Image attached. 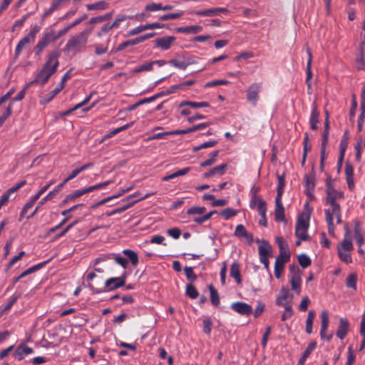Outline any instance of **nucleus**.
<instances>
[{"instance_id":"f257e3e1","label":"nucleus","mask_w":365,"mask_h":365,"mask_svg":"<svg viewBox=\"0 0 365 365\" xmlns=\"http://www.w3.org/2000/svg\"><path fill=\"white\" fill-rule=\"evenodd\" d=\"M60 54V51L57 49L51 51L48 53L45 63L36 74L35 79L31 83V84L40 82L43 86L48 81L50 78L58 70Z\"/></svg>"},{"instance_id":"f03ea898","label":"nucleus","mask_w":365,"mask_h":365,"mask_svg":"<svg viewBox=\"0 0 365 365\" xmlns=\"http://www.w3.org/2000/svg\"><path fill=\"white\" fill-rule=\"evenodd\" d=\"M91 32V29H86L76 35L71 36L65 46V50L68 52H80L87 44Z\"/></svg>"},{"instance_id":"7ed1b4c3","label":"nucleus","mask_w":365,"mask_h":365,"mask_svg":"<svg viewBox=\"0 0 365 365\" xmlns=\"http://www.w3.org/2000/svg\"><path fill=\"white\" fill-rule=\"evenodd\" d=\"M40 31V27L38 25H34L28 33V34L21 38L17 43L14 56L18 58L24 48H25L29 44L34 42L37 34Z\"/></svg>"},{"instance_id":"20e7f679","label":"nucleus","mask_w":365,"mask_h":365,"mask_svg":"<svg viewBox=\"0 0 365 365\" xmlns=\"http://www.w3.org/2000/svg\"><path fill=\"white\" fill-rule=\"evenodd\" d=\"M330 207L324 210L326 222L328 225V232L330 235H334L335 227L334 224V216L341 213L339 204H328Z\"/></svg>"},{"instance_id":"39448f33","label":"nucleus","mask_w":365,"mask_h":365,"mask_svg":"<svg viewBox=\"0 0 365 365\" xmlns=\"http://www.w3.org/2000/svg\"><path fill=\"white\" fill-rule=\"evenodd\" d=\"M326 195L325 205L338 204L336 200L344 198V193L334 187L331 178H328L326 181Z\"/></svg>"},{"instance_id":"423d86ee","label":"nucleus","mask_w":365,"mask_h":365,"mask_svg":"<svg viewBox=\"0 0 365 365\" xmlns=\"http://www.w3.org/2000/svg\"><path fill=\"white\" fill-rule=\"evenodd\" d=\"M289 282L292 289L297 294L301 292V273L299 267L295 264L289 265Z\"/></svg>"},{"instance_id":"0eeeda50","label":"nucleus","mask_w":365,"mask_h":365,"mask_svg":"<svg viewBox=\"0 0 365 365\" xmlns=\"http://www.w3.org/2000/svg\"><path fill=\"white\" fill-rule=\"evenodd\" d=\"M51 42H56L53 38V30L45 32L43 37L38 41L34 51L36 56H40L43 50L51 43Z\"/></svg>"},{"instance_id":"6e6552de","label":"nucleus","mask_w":365,"mask_h":365,"mask_svg":"<svg viewBox=\"0 0 365 365\" xmlns=\"http://www.w3.org/2000/svg\"><path fill=\"white\" fill-rule=\"evenodd\" d=\"M126 280V274L123 273L119 277H110L105 282V290L106 292L113 291L125 285Z\"/></svg>"},{"instance_id":"1a4fd4ad","label":"nucleus","mask_w":365,"mask_h":365,"mask_svg":"<svg viewBox=\"0 0 365 365\" xmlns=\"http://www.w3.org/2000/svg\"><path fill=\"white\" fill-rule=\"evenodd\" d=\"M321 330L320 336L322 339H326L328 341H330L333 337V334H330L326 336V332L329 327V315L327 310H323L321 313Z\"/></svg>"},{"instance_id":"9d476101","label":"nucleus","mask_w":365,"mask_h":365,"mask_svg":"<svg viewBox=\"0 0 365 365\" xmlns=\"http://www.w3.org/2000/svg\"><path fill=\"white\" fill-rule=\"evenodd\" d=\"M293 300V295L289 293L287 288L283 287L279 291V294L276 299V304L282 307L288 304H292Z\"/></svg>"},{"instance_id":"9b49d317","label":"nucleus","mask_w":365,"mask_h":365,"mask_svg":"<svg viewBox=\"0 0 365 365\" xmlns=\"http://www.w3.org/2000/svg\"><path fill=\"white\" fill-rule=\"evenodd\" d=\"M261 89V84L258 83H252L247 91V99L255 106L259 99V93Z\"/></svg>"},{"instance_id":"f8f14e48","label":"nucleus","mask_w":365,"mask_h":365,"mask_svg":"<svg viewBox=\"0 0 365 365\" xmlns=\"http://www.w3.org/2000/svg\"><path fill=\"white\" fill-rule=\"evenodd\" d=\"M230 307L235 312L244 316H249L252 312V306L242 302H233Z\"/></svg>"},{"instance_id":"ddd939ff","label":"nucleus","mask_w":365,"mask_h":365,"mask_svg":"<svg viewBox=\"0 0 365 365\" xmlns=\"http://www.w3.org/2000/svg\"><path fill=\"white\" fill-rule=\"evenodd\" d=\"M176 40L175 36H166L156 38L154 41L155 46L162 50H168Z\"/></svg>"},{"instance_id":"4468645a","label":"nucleus","mask_w":365,"mask_h":365,"mask_svg":"<svg viewBox=\"0 0 365 365\" xmlns=\"http://www.w3.org/2000/svg\"><path fill=\"white\" fill-rule=\"evenodd\" d=\"M284 208L282 204V198L275 197V210H274V219L277 222H284Z\"/></svg>"},{"instance_id":"2eb2a0df","label":"nucleus","mask_w":365,"mask_h":365,"mask_svg":"<svg viewBox=\"0 0 365 365\" xmlns=\"http://www.w3.org/2000/svg\"><path fill=\"white\" fill-rule=\"evenodd\" d=\"M34 351L31 347H29L24 344H21L16 348L14 356L16 359L21 361L26 355L33 354Z\"/></svg>"},{"instance_id":"dca6fc26","label":"nucleus","mask_w":365,"mask_h":365,"mask_svg":"<svg viewBox=\"0 0 365 365\" xmlns=\"http://www.w3.org/2000/svg\"><path fill=\"white\" fill-rule=\"evenodd\" d=\"M349 327V321L345 318H340L339 327L336 333V336L341 340L344 339L348 333Z\"/></svg>"},{"instance_id":"f3484780","label":"nucleus","mask_w":365,"mask_h":365,"mask_svg":"<svg viewBox=\"0 0 365 365\" xmlns=\"http://www.w3.org/2000/svg\"><path fill=\"white\" fill-rule=\"evenodd\" d=\"M211 124H212L211 122H205V123H199L194 126L187 128L186 129L173 130V133L178 134V135L190 133H193V132H195V131H197L200 130H202V129L208 127Z\"/></svg>"},{"instance_id":"a211bd4d","label":"nucleus","mask_w":365,"mask_h":365,"mask_svg":"<svg viewBox=\"0 0 365 365\" xmlns=\"http://www.w3.org/2000/svg\"><path fill=\"white\" fill-rule=\"evenodd\" d=\"M235 235L239 237H245L251 244L253 242V235L249 233L243 225H238L235 231Z\"/></svg>"},{"instance_id":"6ab92c4d","label":"nucleus","mask_w":365,"mask_h":365,"mask_svg":"<svg viewBox=\"0 0 365 365\" xmlns=\"http://www.w3.org/2000/svg\"><path fill=\"white\" fill-rule=\"evenodd\" d=\"M304 180L306 186V193L307 195L312 196L315 187L314 175L313 174H306L304 177Z\"/></svg>"},{"instance_id":"aec40b11","label":"nucleus","mask_w":365,"mask_h":365,"mask_svg":"<svg viewBox=\"0 0 365 365\" xmlns=\"http://www.w3.org/2000/svg\"><path fill=\"white\" fill-rule=\"evenodd\" d=\"M175 31L180 34H197L202 31V26L200 25L182 26L176 28Z\"/></svg>"},{"instance_id":"412c9836","label":"nucleus","mask_w":365,"mask_h":365,"mask_svg":"<svg viewBox=\"0 0 365 365\" xmlns=\"http://www.w3.org/2000/svg\"><path fill=\"white\" fill-rule=\"evenodd\" d=\"M309 215L307 213H302L297 219L296 223L297 229H301L307 230L309 228Z\"/></svg>"},{"instance_id":"4be33fe9","label":"nucleus","mask_w":365,"mask_h":365,"mask_svg":"<svg viewBox=\"0 0 365 365\" xmlns=\"http://www.w3.org/2000/svg\"><path fill=\"white\" fill-rule=\"evenodd\" d=\"M185 106H189L193 109H198L200 108H207L210 106V104H209V103L205 102V101L193 102V101H182L179 104V108H184Z\"/></svg>"},{"instance_id":"5701e85b","label":"nucleus","mask_w":365,"mask_h":365,"mask_svg":"<svg viewBox=\"0 0 365 365\" xmlns=\"http://www.w3.org/2000/svg\"><path fill=\"white\" fill-rule=\"evenodd\" d=\"M319 113L316 106H313L309 118V124L312 130H315L318 128Z\"/></svg>"},{"instance_id":"b1692460","label":"nucleus","mask_w":365,"mask_h":365,"mask_svg":"<svg viewBox=\"0 0 365 365\" xmlns=\"http://www.w3.org/2000/svg\"><path fill=\"white\" fill-rule=\"evenodd\" d=\"M262 245L259 246V256L261 257H269L272 252V247L266 240H262Z\"/></svg>"},{"instance_id":"393cba45","label":"nucleus","mask_w":365,"mask_h":365,"mask_svg":"<svg viewBox=\"0 0 365 365\" xmlns=\"http://www.w3.org/2000/svg\"><path fill=\"white\" fill-rule=\"evenodd\" d=\"M48 262V261H45L28 268L27 269L24 271L20 275H19V279H21L26 277V276L37 272L38 270L43 268Z\"/></svg>"},{"instance_id":"a878e982","label":"nucleus","mask_w":365,"mask_h":365,"mask_svg":"<svg viewBox=\"0 0 365 365\" xmlns=\"http://www.w3.org/2000/svg\"><path fill=\"white\" fill-rule=\"evenodd\" d=\"M230 276L235 279L237 284H240L242 282L240 264L237 261L233 262L231 265Z\"/></svg>"},{"instance_id":"bb28decb","label":"nucleus","mask_w":365,"mask_h":365,"mask_svg":"<svg viewBox=\"0 0 365 365\" xmlns=\"http://www.w3.org/2000/svg\"><path fill=\"white\" fill-rule=\"evenodd\" d=\"M109 3L106 1H100L93 4L86 5V8L88 11L98 10L103 11L108 8Z\"/></svg>"},{"instance_id":"cd10ccee","label":"nucleus","mask_w":365,"mask_h":365,"mask_svg":"<svg viewBox=\"0 0 365 365\" xmlns=\"http://www.w3.org/2000/svg\"><path fill=\"white\" fill-rule=\"evenodd\" d=\"M227 168L226 164H222L218 166H216L212 168L210 171L205 173L204 174L205 178H210L212 175L218 174L219 175H222L224 174L225 169Z\"/></svg>"},{"instance_id":"c85d7f7f","label":"nucleus","mask_w":365,"mask_h":365,"mask_svg":"<svg viewBox=\"0 0 365 365\" xmlns=\"http://www.w3.org/2000/svg\"><path fill=\"white\" fill-rule=\"evenodd\" d=\"M354 238L357 245L361 246L364 244V238L361 234V224L356 221L354 224Z\"/></svg>"},{"instance_id":"c756f323","label":"nucleus","mask_w":365,"mask_h":365,"mask_svg":"<svg viewBox=\"0 0 365 365\" xmlns=\"http://www.w3.org/2000/svg\"><path fill=\"white\" fill-rule=\"evenodd\" d=\"M123 255L128 257L133 266H136L138 263V254L132 250H123Z\"/></svg>"},{"instance_id":"7c9ffc66","label":"nucleus","mask_w":365,"mask_h":365,"mask_svg":"<svg viewBox=\"0 0 365 365\" xmlns=\"http://www.w3.org/2000/svg\"><path fill=\"white\" fill-rule=\"evenodd\" d=\"M140 43H142L141 39L140 38V36H138L135 38H133V39L125 41L118 45V46L117 48V51H123L128 46L137 45Z\"/></svg>"},{"instance_id":"2f4dec72","label":"nucleus","mask_w":365,"mask_h":365,"mask_svg":"<svg viewBox=\"0 0 365 365\" xmlns=\"http://www.w3.org/2000/svg\"><path fill=\"white\" fill-rule=\"evenodd\" d=\"M307 53L308 55V60H307V69H306V73H307L306 82H309V81H311V79L312 78V72L311 70L312 56V53H311V51L309 48L307 49Z\"/></svg>"},{"instance_id":"473e14b6","label":"nucleus","mask_w":365,"mask_h":365,"mask_svg":"<svg viewBox=\"0 0 365 365\" xmlns=\"http://www.w3.org/2000/svg\"><path fill=\"white\" fill-rule=\"evenodd\" d=\"M277 178H278V183H277V194L276 197L282 198L283 192H284V188L285 186L284 175H278Z\"/></svg>"},{"instance_id":"72a5a7b5","label":"nucleus","mask_w":365,"mask_h":365,"mask_svg":"<svg viewBox=\"0 0 365 365\" xmlns=\"http://www.w3.org/2000/svg\"><path fill=\"white\" fill-rule=\"evenodd\" d=\"M315 317V312L310 310L308 312L307 318L306 320V332L310 334L312 332L313 321Z\"/></svg>"},{"instance_id":"f704fd0d","label":"nucleus","mask_w":365,"mask_h":365,"mask_svg":"<svg viewBox=\"0 0 365 365\" xmlns=\"http://www.w3.org/2000/svg\"><path fill=\"white\" fill-rule=\"evenodd\" d=\"M185 294L190 299H195L199 296V292L195 287L192 283H190L186 285Z\"/></svg>"},{"instance_id":"c9c22d12","label":"nucleus","mask_w":365,"mask_h":365,"mask_svg":"<svg viewBox=\"0 0 365 365\" xmlns=\"http://www.w3.org/2000/svg\"><path fill=\"white\" fill-rule=\"evenodd\" d=\"M208 289L210 292V300L213 305L217 306L220 304V297L217 289L212 285L210 284Z\"/></svg>"},{"instance_id":"e433bc0d","label":"nucleus","mask_w":365,"mask_h":365,"mask_svg":"<svg viewBox=\"0 0 365 365\" xmlns=\"http://www.w3.org/2000/svg\"><path fill=\"white\" fill-rule=\"evenodd\" d=\"M238 210H235L233 208L227 207L222 210L220 213V216L223 217L225 220H229L230 218L235 217L237 215Z\"/></svg>"},{"instance_id":"4c0bfd02","label":"nucleus","mask_w":365,"mask_h":365,"mask_svg":"<svg viewBox=\"0 0 365 365\" xmlns=\"http://www.w3.org/2000/svg\"><path fill=\"white\" fill-rule=\"evenodd\" d=\"M285 262H281V259H276L274 263V276L277 279L281 277Z\"/></svg>"},{"instance_id":"58836bf2","label":"nucleus","mask_w":365,"mask_h":365,"mask_svg":"<svg viewBox=\"0 0 365 365\" xmlns=\"http://www.w3.org/2000/svg\"><path fill=\"white\" fill-rule=\"evenodd\" d=\"M168 63L177 68L181 69V70H185L187 67L190 65V62H185L182 61H178L175 58H173L170 61H169Z\"/></svg>"},{"instance_id":"ea45409f","label":"nucleus","mask_w":365,"mask_h":365,"mask_svg":"<svg viewBox=\"0 0 365 365\" xmlns=\"http://www.w3.org/2000/svg\"><path fill=\"white\" fill-rule=\"evenodd\" d=\"M82 195H83V193L81 189L75 190L74 192L68 195L65 197V199L61 202V205H63L68 203V202L73 200L76 198L80 197Z\"/></svg>"},{"instance_id":"a19ab883","label":"nucleus","mask_w":365,"mask_h":365,"mask_svg":"<svg viewBox=\"0 0 365 365\" xmlns=\"http://www.w3.org/2000/svg\"><path fill=\"white\" fill-rule=\"evenodd\" d=\"M282 307L284 308V311L282 315L281 319L282 322H284L288 319H290L294 315V310L292 309V304H288Z\"/></svg>"},{"instance_id":"79ce46f5","label":"nucleus","mask_w":365,"mask_h":365,"mask_svg":"<svg viewBox=\"0 0 365 365\" xmlns=\"http://www.w3.org/2000/svg\"><path fill=\"white\" fill-rule=\"evenodd\" d=\"M183 14H184V11H180L175 12V13H171V14L161 15L158 17V19L160 21H168V20H170V19H178L180 16H182Z\"/></svg>"},{"instance_id":"37998d69","label":"nucleus","mask_w":365,"mask_h":365,"mask_svg":"<svg viewBox=\"0 0 365 365\" xmlns=\"http://www.w3.org/2000/svg\"><path fill=\"white\" fill-rule=\"evenodd\" d=\"M299 264L303 268H307L311 265L312 261L309 257L305 254H301L297 257Z\"/></svg>"},{"instance_id":"c03bdc74","label":"nucleus","mask_w":365,"mask_h":365,"mask_svg":"<svg viewBox=\"0 0 365 365\" xmlns=\"http://www.w3.org/2000/svg\"><path fill=\"white\" fill-rule=\"evenodd\" d=\"M338 255L341 261L346 264H349L352 262V259L350 255V252L346 250H337Z\"/></svg>"},{"instance_id":"a18cd8bd","label":"nucleus","mask_w":365,"mask_h":365,"mask_svg":"<svg viewBox=\"0 0 365 365\" xmlns=\"http://www.w3.org/2000/svg\"><path fill=\"white\" fill-rule=\"evenodd\" d=\"M113 29H115V26H113V24H103L100 30L96 33V36L99 38L105 36L108 34Z\"/></svg>"},{"instance_id":"49530a36","label":"nucleus","mask_w":365,"mask_h":365,"mask_svg":"<svg viewBox=\"0 0 365 365\" xmlns=\"http://www.w3.org/2000/svg\"><path fill=\"white\" fill-rule=\"evenodd\" d=\"M57 94L58 93L54 90L51 91L41 98L39 103L43 106L46 105L50 101H51Z\"/></svg>"},{"instance_id":"de8ad7c7","label":"nucleus","mask_w":365,"mask_h":365,"mask_svg":"<svg viewBox=\"0 0 365 365\" xmlns=\"http://www.w3.org/2000/svg\"><path fill=\"white\" fill-rule=\"evenodd\" d=\"M219 150L211 153L210 158L200 163L201 167H207L214 164L216 162V158L218 156Z\"/></svg>"},{"instance_id":"09e8293b","label":"nucleus","mask_w":365,"mask_h":365,"mask_svg":"<svg viewBox=\"0 0 365 365\" xmlns=\"http://www.w3.org/2000/svg\"><path fill=\"white\" fill-rule=\"evenodd\" d=\"M356 68L358 70H362L365 67L364 62V51L362 48H361L359 53L358 54L356 59Z\"/></svg>"},{"instance_id":"8fccbe9b","label":"nucleus","mask_w":365,"mask_h":365,"mask_svg":"<svg viewBox=\"0 0 365 365\" xmlns=\"http://www.w3.org/2000/svg\"><path fill=\"white\" fill-rule=\"evenodd\" d=\"M134 16H127L125 14H118L114 21L113 22V26H115V28H118L121 24V22L127 20L133 19Z\"/></svg>"},{"instance_id":"3c124183","label":"nucleus","mask_w":365,"mask_h":365,"mask_svg":"<svg viewBox=\"0 0 365 365\" xmlns=\"http://www.w3.org/2000/svg\"><path fill=\"white\" fill-rule=\"evenodd\" d=\"M194 14L201 16H216L215 9L198 10L193 12Z\"/></svg>"},{"instance_id":"603ef678","label":"nucleus","mask_w":365,"mask_h":365,"mask_svg":"<svg viewBox=\"0 0 365 365\" xmlns=\"http://www.w3.org/2000/svg\"><path fill=\"white\" fill-rule=\"evenodd\" d=\"M35 202H36V201L33 198H31V200L24 206V207L21 210L20 217L19 219V222H21L22 220V219L25 217V215L27 213V212L29 211V210L31 209L34 206Z\"/></svg>"},{"instance_id":"864d4df0","label":"nucleus","mask_w":365,"mask_h":365,"mask_svg":"<svg viewBox=\"0 0 365 365\" xmlns=\"http://www.w3.org/2000/svg\"><path fill=\"white\" fill-rule=\"evenodd\" d=\"M356 280L357 276L355 273L350 274L346 279V287L352 288L354 290L356 289Z\"/></svg>"},{"instance_id":"5fc2aeb1","label":"nucleus","mask_w":365,"mask_h":365,"mask_svg":"<svg viewBox=\"0 0 365 365\" xmlns=\"http://www.w3.org/2000/svg\"><path fill=\"white\" fill-rule=\"evenodd\" d=\"M216 210L210 211L209 213L202 216L194 217L193 221L197 224H202L207 220H210L214 214H216Z\"/></svg>"},{"instance_id":"6e6d98bb","label":"nucleus","mask_w":365,"mask_h":365,"mask_svg":"<svg viewBox=\"0 0 365 365\" xmlns=\"http://www.w3.org/2000/svg\"><path fill=\"white\" fill-rule=\"evenodd\" d=\"M356 108H357V101H356V96L354 94L352 96L351 106V108L349 110V119L352 122H354V120Z\"/></svg>"},{"instance_id":"4d7b16f0","label":"nucleus","mask_w":365,"mask_h":365,"mask_svg":"<svg viewBox=\"0 0 365 365\" xmlns=\"http://www.w3.org/2000/svg\"><path fill=\"white\" fill-rule=\"evenodd\" d=\"M353 249V244L350 239H344L338 247V250H343L350 252Z\"/></svg>"},{"instance_id":"13d9d810","label":"nucleus","mask_w":365,"mask_h":365,"mask_svg":"<svg viewBox=\"0 0 365 365\" xmlns=\"http://www.w3.org/2000/svg\"><path fill=\"white\" fill-rule=\"evenodd\" d=\"M349 139V130H345L339 143V150H346L348 146V142Z\"/></svg>"},{"instance_id":"bf43d9fd","label":"nucleus","mask_w":365,"mask_h":365,"mask_svg":"<svg viewBox=\"0 0 365 365\" xmlns=\"http://www.w3.org/2000/svg\"><path fill=\"white\" fill-rule=\"evenodd\" d=\"M184 272L186 275L187 280L193 282L197 279V275L193 272V269L191 267H185L184 268Z\"/></svg>"},{"instance_id":"052dcab7","label":"nucleus","mask_w":365,"mask_h":365,"mask_svg":"<svg viewBox=\"0 0 365 365\" xmlns=\"http://www.w3.org/2000/svg\"><path fill=\"white\" fill-rule=\"evenodd\" d=\"M203 331L205 334L210 335L212 328V322L210 318L205 319L202 321Z\"/></svg>"},{"instance_id":"680f3d73","label":"nucleus","mask_w":365,"mask_h":365,"mask_svg":"<svg viewBox=\"0 0 365 365\" xmlns=\"http://www.w3.org/2000/svg\"><path fill=\"white\" fill-rule=\"evenodd\" d=\"M257 211L259 216L265 215L267 213V203L263 199L258 200Z\"/></svg>"},{"instance_id":"e2e57ef3","label":"nucleus","mask_w":365,"mask_h":365,"mask_svg":"<svg viewBox=\"0 0 365 365\" xmlns=\"http://www.w3.org/2000/svg\"><path fill=\"white\" fill-rule=\"evenodd\" d=\"M71 29V28L70 27V25H68L63 29L59 30L57 34H55V31L53 30V38L55 40V41H56L61 36L66 34Z\"/></svg>"},{"instance_id":"0e129e2a","label":"nucleus","mask_w":365,"mask_h":365,"mask_svg":"<svg viewBox=\"0 0 365 365\" xmlns=\"http://www.w3.org/2000/svg\"><path fill=\"white\" fill-rule=\"evenodd\" d=\"M206 212L205 207H192L187 211L188 215H202Z\"/></svg>"},{"instance_id":"69168bd1","label":"nucleus","mask_w":365,"mask_h":365,"mask_svg":"<svg viewBox=\"0 0 365 365\" xmlns=\"http://www.w3.org/2000/svg\"><path fill=\"white\" fill-rule=\"evenodd\" d=\"M19 296L12 295L9 297V302L3 308V312H8L11 309L13 305L17 302Z\"/></svg>"},{"instance_id":"338daca9","label":"nucleus","mask_w":365,"mask_h":365,"mask_svg":"<svg viewBox=\"0 0 365 365\" xmlns=\"http://www.w3.org/2000/svg\"><path fill=\"white\" fill-rule=\"evenodd\" d=\"M229 83L227 80H215L212 81L207 82L205 84V88H210L220 85H227Z\"/></svg>"},{"instance_id":"774afa93","label":"nucleus","mask_w":365,"mask_h":365,"mask_svg":"<svg viewBox=\"0 0 365 365\" xmlns=\"http://www.w3.org/2000/svg\"><path fill=\"white\" fill-rule=\"evenodd\" d=\"M307 230H304L295 228V235L300 240H309V237L307 234Z\"/></svg>"}]
</instances>
